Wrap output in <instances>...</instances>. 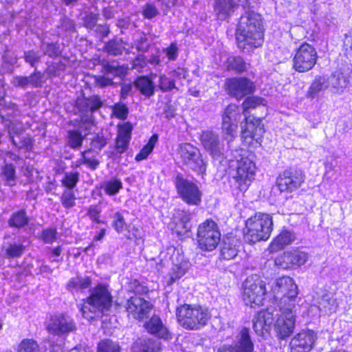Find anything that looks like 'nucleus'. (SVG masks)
Here are the masks:
<instances>
[{
    "label": "nucleus",
    "mask_w": 352,
    "mask_h": 352,
    "mask_svg": "<svg viewBox=\"0 0 352 352\" xmlns=\"http://www.w3.org/2000/svg\"><path fill=\"white\" fill-rule=\"evenodd\" d=\"M157 87L164 93L170 91L174 89H177L174 79L166 76L165 74L160 75Z\"/></svg>",
    "instance_id": "nucleus-50"
},
{
    "label": "nucleus",
    "mask_w": 352,
    "mask_h": 352,
    "mask_svg": "<svg viewBox=\"0 0 352 352\" xmlns=\"http://www.w3.org/2000/svg\"><path fill=\"white\" fill-rule=\"evenodd\" d=\"M104 71L106 74H113L115 76L120 78L124 77L127 74V67L124 65H113L110 62H107L102 65Z\"/></svg>",
    "instance_id": "nucleus-46"
},
{
    "label": "nucleus",
    "mask_w": 352,
    "mask_h": 352,
    "mask_svg": "<svg viewBox=\"0 0 352 352\" xmlns=\"http://www.w3.org/2000/svg\"><path fill=\"white\" fill-rule=\"evenodd\" d=\"M326 88L333 94H340L349 84L347 78L339 71H336L326 79Z\"/></svg>",
    "instance_id": "nucleus-24"
},
{
    "label": "nucleus",
    "mask_w": 352,
    "mask_h": 352,
    "mask_svg": "<svg viewBox=\"0 0 352 352\" xmlns=\"http://www.w3.org/2000/svg\"><path fill=\"white\" fill-rule=\"evenodd\" d=\"M241 138L248 144L254 140L258 142L264 133L263 126L261 119L245 118V122L241 123Z\"/></svg>",
    "instance_id": "nucleus-19"
},
{
    "label": "nucleus",
    "mask_w": 352,
    "mask_h": 352,
    "mask_svg": "<svg viewBox=\"0 0 352 352\" xmlns=\"http://www.w3.org/2000/svg\"><path fill=\"white\" fill-rule=\"evenodd\" d=\"M304 180L302 170L290 168L285 170L278 175L276 184L281 192H292L298 188Z\"/></svg>",
    "instance_id": "nucleus-15"
},
{
    "label": "nucleus",
    "mask_w": 352,
    "mask_h": 352,
    "mask_svg": "<svg viewBox=\"0 0 352 352\" xmlns=\"http://www.w3.org/2000/svg\"><path fill=\"white\" fill-rule=\"evenodd\" d=\"M129 292L138 296H146L150 290L146 283L138 278H132L128 282Z\"/></svg>",
    "instance_id": "nucleus-37"
},
{
    "label": "nucleus",
    "mask_w": 352,
    "mask_h": 352,
    "mask_svg": "<svg viewBox=\"0 0 352 352\" xmlns=\"http://www.w3.org/2000/svg\"><path fill=\"white\" fill-rule=\"evenodd\" d=\"M58 231L55 227L43 229L39 235V239L45 244H52L58 239Z\"/></svg>",
    "instance_id": "nucleus-45"
},
{
    "label": "nucleus",
    "mask_w": 352,
    "mask_h": 352,
    "mask_svg": "<svg viewBox=\"0 0 352 352\" xmlns=\"http://www.w3.org/2000/svg\"><path fill=\"white\" fill-rule=\"evenodd\" d=\"M103 105V102L98 95L83 98L79 103V109L85 113H93Z\"/></svg>",
    "instance_id": "nucleus-33"
},
{
    "label": "nucleus",
    "mask_w": 352,
    "mask_h": 352,
    "mask_svg": "<svg viewBox=\"0 0 352 352\" xmlns=\"http://www.w3.org/2000/svg\"><path fill=\"white\" fill-rule=\"evenodd\" d=\"M97 352H120L118 343L110 339H103L97 344Z\"/></svg>",
    "instance_id": "nucleus-48"
},
{
    "label": "nucleus",
    "mask_w": 352,
    "mask_h": 352,
    "mask_svg": "<svg viewBox=\"0 0 352 352\" xmlns=\"http://www.w3.org/2000/svg\"><path fill=\"white\" fill-rule=\"evenodd\" d=\"M226 88L230 96L237 99H241L253 93L254 85L247 78H232L226 81Z\"/></svg>",
    "instance_id": "nucleus-18"
},
{
    "label": "nucleus",
    "mask_w": 352,
    "mask_h": 352,
    "mask_svg": "<svg viewBox=\"0 0 352 352\" xmlns=\"http://www.w3.org/2000/svg\"><path fill=\"white\" fill-rule=\"evenodd\" d=\"M164 52L169 60H175L178 57V47L175 42L170 43L166 48L164 49Z\"/></svg>",
    "instance_id": "nucleus-61"
},
{
    "label": "nucleus",
    "mask_w": 352,
    "mask_h": 352,
    "mask_svg": "<svg viewBox=\"0 0 352 352\" xmlns=\"http://www.w3.org/2000/svg\"><path fill=\"white\" fill-rule=\"evenodd\" d=\"M134 352H160V347L152 338H138L133 344Z\"/></svg>",
    "instance_id": "nucleus-32"
},
{
    "label": "nucleus",
    "mask_w": 352,
    "mask_h": 352,
    "mask_svg": "<svg viewBox=\"0 0 352 352\" xmlns=\"http://www.w3.org/2000/svg\"><path fill=\"white\" fill-rule=\"evenodd\" d=\"M265 295V284L258 276L245 279L243 284V300L246 305L255 307L263 305Z\"/></svg>",
    "instance_id": "nucleus-9"
},
{
    "label": "nucleus",
    "mask_w": 352,
    "mask_h": 352,
    "mask_svg": "<svg viewBox=\"0 0 352 352\" xmlns=\"http://www.w3.org/2000/svg\"><path fill=\"white\" fill-rule=\"evenodd\" d=\"M262 99L257 97H248L243 102V109L247 112L250 109L255 108L261 103Z\"/></svg>",
    "instance_id": "nucleus-62"
},
{
    "label": "nucleus",
    "mask_w": 352,
    "mask_h": 352,
    "mask_svg": "<svg viewBox=\"0 0 352 352\" xmlns=\"http://www.w3.org/2000/svg\"><path fill=\"white\" fill-rule=\"evenodd\" d=\"M133 128V124L129 121L118 124V133L114 140L113 155L120 157L122 154L128 150L131 140Z\"/></svg>",
    "instance_id": "nucleus-16"
},
{
    "label": "nucleus",
    "mask_w": 352,
    "mask_h": 352,
    "mask_svg": "<svg viewBox=\"0 0 352 352\" xmlns=\"http://www.w3.org/2000/svg\"><path fill=\"white\" fill-rule=\"evenodd\" d=\"M112 112L113 115L121 120H124L129 115V108L125 103L116 102L112 106Z\"/></svg>",
    "instance_id": "nucleus-53"
},
{
    "label": "nucleus",
    "mask_w": 352,
    "mask_h": 352,
    "mask_svg": "<svg viewBox=\"0 0 352 352\" xmlns=\"http://www.w3.org/2000/svg\"><path fill=\"white\" fill-rule=\"evenodd\" d=\"M188 265L186 261H182L173 265L170 273L168 284L172 285L176 280L180 279L188 272Z\"/></svg>",
    "instance_id": "nucleus-39"
},
{
    "label": "nucleus",
    "mask_w": 352,
    "mask_h": 352,
    "mask_svg": "<svg viewBox=\"0 0 352 352\" xmlns=\"http://www.w3.org/2000/svg\"><path fill=\"white\" fill-rule=\"evenodd\" d=\"M92 151V148H87L80 153V158L78 159L74 164L72 165V168H80L82 165H86L90 170H96L100 162L95 156L88 157L87 155Z\"/></svg>",
    "instance_id": "nucleus-29"
},
{
    "label": "nucleus",
    "mask_w": 352,
    "mask_h": 352,
    "mask_svg": "<svg viewBox=\"0 0 352 352\" xmlns=\"http://www.w3.org/2000/svg\"><path fill=\"white\" fill-rule=\"evenodd\" d=\"M176 318L184 329L196 331L207 325L210 314L201 305L184 303L177 307Z\"/></svg>",
    "instance_id": "nucleus-5"
},
{
    "label": "nucleus",
    "mask_w": 352,
    "mask_h": 352,
    "mask_svg": "<svg viewBox=\"0 0 352 352\" xmlns=\"http://www.w3.org/2000/svg\"><path fill=\"white\" fill-rule=\"evenodd\" d=\"M144 327L149 334L154 336L158 339L170 340L173 338L172 333L157 315H153L146 321L144 324Z\"/></svg>",
    "instance_id": "nucleus-21"
},
{
    "label": "nucleus",
    "mask_w": 352,
    "mask_h": 352,
    "mask_svg": "<svg viewBox=\"0 0 352 352\" xmlns=\"http://www.w3.org/2000/svg\"><path fill=\"white\" fill-rule=\"evenodd\" d=\"M158 140V135L153 134L147 143L143 146L140 151L136 154L135 160L136 162H140L146 160L148 156L153 152L154 147Z\"/></svg>",
    "instance_id": "nucleus-36"
},
{
    "label": "nucleus",
    "mask_w": 352,
    "mask_h": 352,
    "mask_svg": "<svg viewBox=\"0 0 352 352\" xmlns=\"http://www.w3.org/2000/svg\"><path fill=\"white\" fill-rule=\"evenodd\" d=\"M179 154L183 163L198 174H204L206 165L198 148L190 143L179 146Z\"/></svg>",
    "instance_id": "nucleus-13"
},
{
    "label": "nucleus",
    "mask_w": 352,
    "mask_h": 352,
    "mask_svg": "<svg viewBox=\"0 0 352 352\" xmlns=\"http://www.w3.org/2000/svg\"><path fill=\"white\" fill-rule=\"evenodd\" d=\"M236 38L239 47L249 50L260 47L263 42L261 16L252 10L245 12L239 21Z\"/></svg>",
    "instance_id": "nucleus-3"
},
{
    "label": "nucleus",
    "mask_w": 352,
    "mask_h": 352,
    "mask_svg": "<svg viewBox=\"0 0 352 352\" xmlns=\"http://www.w3.org/2000/svg\"><path fill=\"white\" fill-rule=\"evenodd\" d=\"M79 180L80 173L78 171L66 172L60 179V184L65 190H74Z\"/></svg>",
    "instance_id": "nucleus-38"
},
{
    "label": "nucleus",
    "mask_w": 352,
    "mask_h": 352,
    "mask_svg": "<svg viewBox=\"0 0 352 352\" xmlns=\"http://www.w3.org/2000/svg\"><path fill=\"white\" fill-rule=\"evenodd\" d=\"M101 208L96 204L90 205L86 212V215L90 220L97 224H104L105 221L100 219Z\"/></svg>",
    "instance_id": "nucleus-52"
},
{
    "label": "nucleus",
    "mask_w": 352,
    "mask_h": 352,
    "mask_svg": "<svg viewBox=\"0 0 352 352\" xmlns=\"http://www.w3.org/2000/svg\"><path fill=\"white\" fill-rule=\"evenodd\" d=\"M188 231L189 228L182 220H179L176 222L173 228V233H175L177 236H183L186 235Z\"/></svg>",
    "instance_id": "nucleus-63"
},
{
    "label": "nucleus",
    "mask_w": 352,
    "mask_h": 352,
    "mask_svg": "<svg viewBox=\"0 0 352 352\" xmlns=\"http://www.w3.org/2000/svg\"><path fill=\"white\" fill-rule=\"evenodd\" d=\"M115 308L118 311H120L124 308L128 316H131L138 321H142L148 317L153 306L144 298L133 295L126 300L124 306L122 305V302L116 300Z\"/></svg>",
    "instance_id": "nucleus-10"
},
{
    "label": "nucleus",
    "mask_w": 352,
    "mask_h": 352,
    "mask_svg": "<svg viewBox=\"0 0 352 352\" xmlns=\"http://www.w3.org/2000/svg\"><path fill=\"white\" fill-rule=\"evenodd\" d=\"M123 188L121 179L117 177H113L109 180L103 182L101 188L106 195L114 196L117 195Z\"/></svg>",
    "instance_id": "nucleus-35"
},
{
    "label": "nucleus",
    "mask_w": 352,
    "mask_h": 352,
    "mask_svg": "<svg viewBox=\"0 0 352 352\" xmlns=\"http://www.w3.org/2000/svg\"><path fill=\"white\" fill-rule=\"evenodd\" d=\"M234 160L232 157L228 159L226 156L223 159L221 153V166H228L229 170L235 172L233 175L236 187L240 191H246L251 182L254 179L256 166L249 156H243L239 154V151H235Z\"/></svg>",
    "instance_id": "nucleus-4"
},
{
    "label": "nucleus",
    "mask_w": 352,
    "mask_h": 352,
    "mask_svg": "<svg viewBox=\"0 0 352 352\" xmlns=\"http://www.w3.org/2000/svg\"><path fill=\"white\" fill-rule=\"evenodd\" d=\"M25 246L21 243H10L6 249V256L8 258L21 257L25 251Z\"/></svg>",
    "instance_id": "nucleus-47"
},
{
    "label": "nucleus",
    "mask_w": 352,
    "mask_h": 352,
    "mask_svg": "<svg viewBox=\"0 0 352 352\" xmlns=\"http://www.w3.org/2000/svg\"><path fill=\"white\" fill-rule=\"evenodd\" d=\"M113 303V296L107 284L96 285L87 297L82 300L80 311L88 320L102 317L110 311Z\"/></svg>",
    "instance_id": "nucleus-2"
},
{
    "label": "nucleus",
    "mask_w": 352,
    "mask_h": 352,
    "mask_svg": "<svg viewBox=\"0 0 352 352\" xmlns=\"http://www.w3.org/2000/svg\"><path fill=\"white\" fill-rule=\"evenodd\" d=\"M273 230L272 217L268 214L256 213L245 223L244 239L249 243L267 240Z\"/></svg>",
    "instance_id": "nucleus-6"
},
{
    "label": "nucleus",
    "mask_w": 352,
    "mask_h": 352,
    "mask_svg": "<svg viewBox=\"0 0 352 352\" xmlns=\"http://www.w3.org/2000/svg\"><path fill=\"white\" fill-rule=\"evenodd\" d=\"M308 257L306 252L296 248L284 252L276 260V263L284 269H296L303 265L307 261Z\"/></svg>",
    "instance_id": "nucleus-17"
},
{
    "label": "nucleus",
    "mask_w": 352,
    "mask_h": 352,
    "mask_svg": "<svg viewBox=\"0 0 352 352\" xmlns=\"http://www.w3.org/2000/svg\"><path fill=\"white\" fill-rule=\"evenodd\" d=\"M326 78L324 76H317L309 87L307 96L314 99L316 98L320 92L326 88Z\"/></svg>",
    "instance_id": "nucleus-40"
},
{
    "label": "nucleus",
    "mask_w": 352,
    "mask_h": 352,
    "mask_svg": "<svg viewBox=\"0 0 352 352\" xmlns=\"http://www.w3.org/2000/svg\"><path fill=\"white\" fill-rule=\"evenodd\" d=\"M198 248L203 251H212L220 241V232L217 223L212 219H207L199 225L197 231Z\"/></svg>",
    "instance_id": "nucleus-7"
},
{
    "label": "nucleus",
    "mask_w": 352,
    "mask_h": 352,
    "mask_svg": "<svg viewBox=\"0 0 352 352\" xmlns=\"http://www.w3.org/2000/svg\"><path fill=\"white\" fill-rule=\"evenodd\" d=\"M85 136L78 130H69L67 131V145L73 149L80 147L82 144Z\"/></svg>",
    "instance_id": "nucleus-42"
},
{
    "label": "nucleus",
    "mask_w": 352,
    "mask_h": 352,
    "mask_svg": "<svg viewBox=\"0 0 352 352\" xmlns=\"http://www.w3.org/2000/svg\"><path fill=\"white\" fill-rule=\"evenodd\" d=\"M30 219L25 208H21L13 212L8 219V224L10 228L15 230H21L27 227L30 223Z\"/></svg>",
    "instance_id": "nucleus-26"
},
{
    "label": "nucleus",
    "mask_w": 352,
    "mask_h": 352,
    "mask_svg": "<svg viewBox=\"0 0 352 352\" xmlns=\"http://www.w3.org/2000/svg\"><path fill=\"white\" fill-rule=\"evenodd\" d=\"M16 136L19 140H15V137H11V142L15 148L18 150H24L25 152L32 151L34 142L33 138L29 135H24L21 132Z\"/></svg>",
    "instance_id": "nucleus-34"
},
{
    "label": "nucleus",
    "mask_w": 352,
    "mask_h": 352,
    "mask_svg": "<svg viewBox=\"0 0 352 352\" xmlns=\"http://www.w3.org/2000/svg\"><path fill=\"white\" fill-rule=\"evenodd\" d=\"M108 143V138L102 133H97L91 139V147L89 148L102 150Z\"/></svg>",
    "instance_id": "nucleus-54"
},
{
    "label": "nucleus",
    "mask_w": 352,
    "mask_h": 352,
    "mask_svg": "<svg viewBox=\"0 0 352 352\" xmlns=\"http://www.w3.org/2000/svg\"><path fill=\"white\" fill-rule=\"evenodd\" d=\"M227 68L228 70L241 73L246 70V63L240 56H232L228 58Z\"/></svg>",
    "instance_id": "nucleus-49"
},
{
    "label": "nucleus",
    "mask_w": 352,
    "mask_h": 352,
    "mask_svg": "<svg viewBox=\"0 0 352 352\" xmlns=\"http://www.w3.org/2000/svg\"><path fill=\"white\" fill-rule=\"evenodd\" d=\"M142 14L145 19H151L159 14L155 5L153 3H146L142 8Z\"/></svg>",
    "instance_id": "nucleus-58"
},
{
    "label": "nucleus",
    "mask_w": 352,
    "mask_h": 352,
    "mask_svg": "<svg viewBox=\"0 0 352 352\" xmlns=\"http://www.w3.org/2000/svg\"><path fill=\"white\" fill-rule=\"evenodd\" d=\"M201 142L213 157L219 155V141L217 135L211 131L204 132L201 135Z\"/></svg>",
    "instance_id": "nucleus-28"
},
{
    "label": "nucleus",
    "mask_w": 352,
    "mask_h": 352,
    "mask_svg": "<svg viewBox=\"0 0 352 352\" xmlns=\"http://www.w3.org/2000/svg\"><path fill=\"white\" fill-rule=\"evenodd\" d=\"M46 329L52 335L63 336L74 331L76 327L73 319L64 314H59L50 316Z\"/></svg>",
    "instance_id": "nucleus-14"
},
{
    "label": "nucleus",
    "mask_w": 352,
    "mask_h": 352,
    "mask_svg": "<svg viewBox=\"0 0 352 352\" xmlns=\"http://www.w3.org/2000/svg\"><path fill=\"white\" fill-rule=\"evenodd\" d=\"M16 352H40V346L34 339L24 338L19 343Z\"/></svg>",
    "instance_id": "nucleus-43"
},
{
    "label": "nucleus",
    "mask_w": 352,
    "mask_h": 352,
    "mask_svg": "<svg viewBox=\"0 0 352 352\" xmlns=\"http://www.w3.org/2000/svg\"><path fill=\"white\" fill-rule=\"evenodd\" d=\"M318 307L322 314L330 315L337 311L338 303L331 294L326 293L322 296Z\"/></svg>",
    "instance_id": "nucleus-31"
},
{
    "label": "nucleus",
    "mask_w": 352,
    "mask_h": 352,
    "mask_svg": "<svg viewBox=\"0 0 352 352\" xmlns=\"http://www.w3.org/2000/svg\"><path fill=\"white\" fill-rule=\"evenodd\" d=\"M111 226L118 234L123 232L128 227L126 220L120 212H116L114 213Z\"/></svg>",
    "instance_id": "nucleus-51"
},
{
    "label": "nucleus",
    "mask_w": 352,
    "mask_h": 352,
    "mask_svg": "<svg viewBox=\"0 0 352 352\" xmlns=\"http://www.w3.org/2000/svg\"><path fill=\"white\" fill-rule=\"evenodd\" d=\"M255 333L264 336L269 332L274 322V329L279 340H286L294 332L296 322V304L270 305L266 309L257 312L253 320Z\"/></svg>",
    "instance_id": "nucleus-1"
},
{
    "label": "nucleus",
    "mask_w": 352,
    "mask_h": 352,
    "mask_svg": "<svg viewBox=\"0 0 352 352\" xmlns=\"http://www.w3.org/2000/svg\"><path fill=\"white\" fill-rule=\"evenodd\" d=\"M236 108L235 106H229L226 109L225 113L222 118L221 136H223V138L227 140L228 143L236 134L237 125L232 122L234 116L231 112L235 111Z\"/></svg>",
    "instance_id": "nucleus-23"
},
{
    "label": "nucleus",
    "mask_w": 352,
    "mask_h": 352,
    "mask_svg": "<svg viewBox=\"0 0 352 352\" xmlns=\"http://www.w3.org/2000/svg\"><path fill=\"white\" fill-rule=\"evenodd\" d=\"M241 0H221V16L229 15L234 11V9L239 6Z\"/></svg>",
    "instance_id": "nucleus-57"
},
{
    "label": "nucleus",
    "mask_w": 352,
    "mask_h": 352,
    "mask_svg": "<svg viewBox=\"0 0 352 352\" xmlns=\"http://www.w3.org/2000/svg\"><path fill=\"white\" fill-rule=\"evenodd\" d=\"M63 207L67 210L72 209L76 204V197L74 190H64L60 197Z\"/></svg>",
    "instance_id": "nucleus-44"
},
{
    "label": "nucleus",
    "mask_w": 352,
    "mask_h": 352,
    "mask_svg": "<svg viewBox=\"0 0 352 352\" xmlns=\"http://www.w3.org/2000/svg\"><path fill=\"white\" fill-rule=\"evenodd\" d=\"M318 60L315 47L303 43L295 51L293 58V68L298 72H306L311 69Z\"/></svg>",
    "instance_id": "nucleus-11"
},
{
    "label": "nucleus",
    "mask_w": 352,
    "mask_h": 352,
    "mask_svg": "<svg viewBox=\"0 0 352 352\" xmlns=\"http://www.w3.org/2000/svg\"><path fill=\"white\" fill-rule=\"evenodd\" d=\"M133 85L142 96L146 98H150L155 94V84L151 77L148 75L137 76Z\"/></svg>",
    "instance_id": "nucleus-25"
},
{
    "label": "nucleus",
    "mask_w": 352,
    "mask_h": 352,
    "mask_svg": "<svg viewBox=\"0 0 352 352\" xmlns=\"http://www.w3.org/2000/svg\"><path fill=\"white\" fill-rule=\"evenodd\" d=\"M241 241L232 232L228 234L221 242V258L230 260L237 255Z\"/></svg>",
    "instance_id": "nucleus-22"
},
{
    "label": "nucleus",
    "mask_w": 352,
    "mask_h": 352,
    "mask_svg": "<svg viewBox=\"0 0 352 352\" xmlns=\"http://www.w3.org/2000/svg\"><path fill=\"white\" fill-rule=\"evenodd\" d=\"M295 239L294 232L283 230L271 243L272 251H278L291 244Z\"/></svg>",
    "instance_id": "nucleus-30"
},
{
    "label": "nucleus",
    "mask_w": 352,
    "mask_h": 352,
    "mask_svg": "<svg viewBox=\"0 0 352 352\" xmlns=\"http://www.w3.org/2000/svg\"><path fill=\"white\" fill-rule=\"evenodd\" d=\"M274 302L272 305H285L292 302L295 304L298 295V287L289 276H283L276 279L272 287Z\"/></svg>",
    "instance_id": "nucleus-8"
},
{
    "label": "nucleus",
    "mask_w": 352,
    "mask_h": 352,
    "mask_svg": "<svg viewBox=\"0 0 352 352\" xmlns=\"http://www.w3.org/2000/svg\"><path fill=\"white\" fill-rule=\"evenodd\" d=\"M1 175L7 182H14L16 179L15 166L12 163H6L1 168Z\"/></svg>",
    "instance_id": "nucleus-55"
},
{
    "label": "nucleus",
    "mask_w": 352,
    "mask_h": 352,
    "mask_svg": "<svg viewBox=\"0 0 352 352\" xmlns=\"http://www.w3.org/2000/svg\"><path fill=\"white\" fill-rule=\"evenodd\" d=\"M316 335L311 330H302L290 341L291 352H309L314 346Z\"/></svg>",
    "instance_id": "nucleus-20"
},
{
    "label": "nucleus",
    "mask_w": 352,
    "mask_h": 352,
    "mask_svg": "<svg viewBox=\"0 0 352 352\" xmlns=\"http://www.w3.org/2000/svg\"><path fill=\"white\" fill-rule=\"evenodd\" d=\"M25 61L29 63L32 67H35L36 64L40 61V57L37 53L33 50H29L24 53Z\"/></svg>",
    "instance_id": "nucleus-64"
},
{
    "label": "nucleus",
    "mask_w": 352,
    "mask_h": 352,
    "mask_svg": "<svg viewBox=\"0 0 352 352\" xmlns=\"http://www.w3.org/2000/svg\"><path fill=\"white\" fill-rule=\"evenodd\" d=\"M175 186L178 195L188 205L197 206L201 200V192L193 182L183 177L181 174L176 176Z\"/></svg>",
    "instance_id": "nucleus-12"
},
{
    "label": "nucleus",
    "mask_w": 352,
    "mask_h": 352,
    "mask_svg": "<svg viewBox=\"0 0 352 352\" xmlns=\"http://www.w3.org/2000/svg\"><path fill=\"white\" fill-rule=\"evenodd\" d=\"M148 64L146 57L143 54H138L131 61V69H140L145 67Z\"/></svg>",
    "instance_id": "nucleus-60"
},
{
    "label": "nucleus",
    "mask_w": 352,
    "mask_h": 352,
    "mask_svg": "<svg viewBox=\"0 0 352 352\" xmlns=\"http://www.w3.org/2000/svg\"><path fill=\"white\" fill-rule=\"evenodd\" d=\"M100 14L92 12H87L82 18V25L89 30H93L96 26Z\"/></svg>",
    "instance_id": "nucleus-56"
},
{
    "label": "nucleus",
    "mask_w": 352,
    "mask_h": 352,
    "mask_svg": "<svg viewBox=\"0 0 352 352\" xmlns=\"http://www.w3.org/2000/svg\"><path fill=\"white\" fill-rule=\"evenodd\" d=\"M104 50L109 54L120 55L124 50L123 41L122 39L112 38L104 44Z\"/></svg>",
    "instance_id": "nucleus-41"
},
{
    "label": "nucleus",
    "mask_w": 352,
    "mask_h": 352,
    "mask_svg": "<svg viewBox=\"0 0 352 352\" xmlns=\"http://www.w3.org/2000/svg\"><path fill=\"white\" fill-rule=\"evenodd\" d=\"M92 279L89 276H76L71 278L66 285L67 289L70 292H84L91 288Z\"/></svg>",
    "instance_id": "nucleus-27"
},
{
    "label": "nucleus",
    "mask_w": 352,
    "mask_h": 352,
    "mask_svg": "<svg viewBox=\"0 0 352 352\" xmlns=\"http://www.w3.org/2000/svg\"><path fill=\"white\" fill-rule=\"evenodd\" d=\"M62 50L57 42L49 43L46 45L45 54L51 58H56L61 55Z\"/></svg>",
    "instance_id": "nucleus-59"
}]
</instances>
